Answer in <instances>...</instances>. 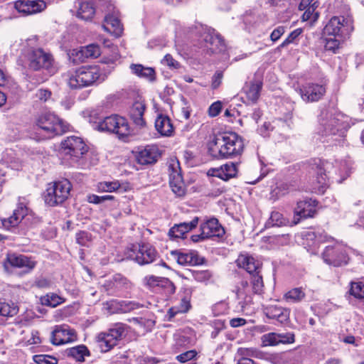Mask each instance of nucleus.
Listing matches in <instances>:
<instances>
[{
  "instance_id": "nucleus-56",
  "label": "nucleus",
  "mask_w": 364,
  "mask_h": 364,
  "mask_svg": "<svg viewBox=\"0 0 364 364\" xmlns=\"http://www.w3.org/2000/svg\"><path fill=\"white\" fill-rule=\"evenodd\" d=\"M163 277L154 275H148L144 277V284L149 288L159 287Z\"/></svg>"
},
{
  "instance_id": "nucleus-50",
  "label": "nucleus",
  "mask_w": 364,
  "mask_h": 364,
  "mask_svg": "<svg viewBox=\"0 0 364 364\" xmlns=\"http://www.w3.org/2000/svg\"><path fill=\"white\" fill-rule=\"evenodd\" d=\"M236 294L238 298H245L250 295L249 282L246 279H242L237 287Z\"/></svg>"
},
{
  "instance_id": "nucleus-49",
  "label": "nucleus",
  "mask_w": 364,
  "mask_h": 364,
  "mask_svg": "<svg viewBox=\"0 0 364 364\" xmlns=\"http://www.w3.org/2000/svg\"><path fill=\"white\" fill-rule=\"evenodd\" d=\"M257 350L253 348H239L237 350V355L240 357L238 360L251 359L250 357H256Z\"/></svg>"
},
{
  "instance_id": "nucleus-6",
  "label": "nucleus",
  "mask_w": 364,
  "mask_h": 364,
  "mask_svg": "<svg viewBox=\"0 0 364 364\" xmlns=\"http://www.w3.org/2000/svg\"><path fill=\"white\" fill-rule=\"evenodd\" d=\"M35 123L49 137L62 135L68 130V125L62 119L50 112L38 114L36 117Z\"/></svg>"
},
{
  "instance_id": "nucleus-47",
  "label": "nucleus",
  "mask_w": 364,
  "mask_h": 364,
  "mask_svg": "<svg viewBox=\"0 0 364 364\" xmlns=\"http://www.w3.org/2000/svg\"><path fill=\"white\" fill-rule=\"evenodd\" d=\"M159 288H161L166 294L171 296L176 292V287L174 283L169 279L163 277L161 283H159Z\"/></svg>"
},
{
  "instance_id": "nucleus-57",
  "label": "nucleus",
  "mask_w": 364,
  "mask_h": 364,
  "mask_svg": "<svg viewBox=\"0 0 364 364\" xmlns=\"http://www.w3.org/2000/svg\"><path fill=\"white\" fill-rule=\"evenodd\" d=\"M223 73L218 70L215 73L211 80V87L213 90L218 89L222 84Z\"/></svg>"
},
{
  "instance_id": "nucleus-4",
  "label": "nucleus",
  "mask_w": 364,
  "mask_h": 364,
  "mask_svg": "<svg viewBox=\"0 0 364 364\" xmlns=\"http://www.w3.org/2000/svg\"><path fill=\"white\" fill-rule=\"evenodd\" d=\"M100 131L115 134L118 139L127 141L132 135V130L127 119L118 114L105 117L97 124Z\"/></svg>"
},
{
  "instance_id": "nucleus-41",
  "label": "nucleus",
  "mask_w": 364,
  "mask_h": 364,
  "mask_svg": "<svg viewBox=\"0 0 364 364\" xmlns=\"http://www.w3.org/2000/svg\"><path fill=\"white\" fill-rule=\"evenodd\" d=\"M349 294L357 299L364 300V283L361 282H351L350 283Z\"/></svg>"
},
{
  "instance_id": "nucleus-45",
  "label": "nucleus",
  "mask_w": 364,
  "mask_h": 364,
  "mask_svg": "<svg viewBox=\"0 0 364 364\" xmlns=\"http://www.w3.org/2000/svg\"><path fill=\"white\" fill-rule=\"evenodd\" d=\"M121 184L118 181H104L97 184L98 192H114L119 189Z\"/></svg>"
},
{
  "instance_id": "nucleus-22",
  "label": "nucleus",
  "mask_w": 364,
  "mask_h": 364,
  "mask_svg": "<svg viewBox=\"0 0 364 364\" xmlns=\"http://www.w3.org/2000/svg\"><path fill=\"white\" fill-rule=\"evenodd\" d=\"M325 93L326 87L317 83H307L299 89L301 98L307 102L318 101Z\"/></svg>"
},
{
  "instance_id": "nucleus-29",
  "label": "nucleus",
  "mask_w": 364,
  "mask_h": 364,
  "mask_svg": "<svg viewBox=\"0 0 364 364\" xmlns=\"http://www.w3.org/2000/svg\"><path fill=\"white\" fill-rule=\"evenodd\" d=\"M155 128L157 132L162 136H171L175 132V127L171 118L163 114H158L155 119Z\"/></svg>"
},
{
  "instance_id": "nucleus-39",
  "label": "nucleus",
  "mask_w": 364,
  "mask_h": 364,
  "mask_svg": "<svg viewBox=\"0 0 364 364\" xmlns=\"http://www.w3.org/2000/svg\"><path fill=\"white\" fill-rule=\"evenodd\" d=\"M43 305L55 308L65 301V299L55 293H48L41 298Z\"/></svg>"
},
{
  "instance_id": "nucleus-61",
  "label": "nucleus",
  "mask_w": 364,
  "mask_h": 364,
  "mask_svg": "<svg viewBox=\"0 0 364 364\" xmlns=\"http://www.w3.org/2000/svg\"><path fill=\"white\" fill-rule=\"evenodd\" d=\"M285 28L284 26H278L275 29L272 31L270 34V39L273 42H276L278 41L281 36L284 33Z\"/></svg>"
},
{
  "instance_id": "nucleus-53",
  "label": "nucleus",
  "mask_w": 364,
  "mask_h": 364,
  "mask_svg": "<svg viewBox=\"0 0 364 364\" xmlns=\"http://www.w3.org/2000/svg\"><path fill=\"white\" fill-rule=\"evenodd\" d=\"M197 355L198 352L196 350H190L178 355L176 357V360L179 363H185L188 361L196 359Z\"/></svg>"
},
{
  "instance_id": "nucleus-63",
  "label": "nucleus",
  "mask_w": 364,
  "mask_h": 364,
  "mask_svg": "<svg viewBox=\"0 0 364 364\" xmlns=\"http://www.w3.org/2000/svg\"><path fill=\"white\" fill-rule=\"evenodd\" d=\"M52 92L48 89H40L36 93L37 97L41 101H47L51 97Z\"/></svg>"
},
{
  "instance_id": "nucleus-38",
  "label": "nucleus",
  "mask_w": 364,
  "mask_h": 364,
  "mask_svg": "<svg viewBox=\"0 0 364 364\" xmlns=\"http://www.w3.org/2000/svg\"><path fill=\"white\" fill-rule=\"evenodd\" d=\"M95 14V8L92 2L82 1L80 4L77 16L85 21H90Z\"/></svg>"
},
{
  "instance_id": "nucleus-23",
  "label": "nucleus",
  "mask_w": 364,
  "mask_h": 364,
  "mask_svg": "<svg viewBox=\"0 0 364 364\" xmlns=\"http://www.w3.org/2000/svg\"><path fill=\"white\" fill-rule=\"evenodd\" d=\"M46 7L43 0H17L14 3V8L19 12L26 15H31L41 12Z\"/></svg>"
},
{
  "instance_id": "nucleus-12",
  "label": "nucleus",
  "mask_w": 364,
  "mask_h": 364,
  "mask_svg": "<svg viewBox=\"0 0 364 364\" xmlns=\"http://www.w3.org/2000/svg\"><path fill=\"white\" fill-rule=\"evenodd\" d=\"M193 289L191 287L181 289L176 299V304L168 310L169 320L180 314H186L192 308L191 299Z\"/></svg>"
},
{
  "instance_id": "nucleus-46",
  "label": "nucleus",
  "mask_w": 364,
  "mask_h": 364,
  "mask_svg": "<svg viewBox=\"0 0 364 364\" xmlns=\"http://www.w3.org/2000/svg\"><path fill=\"white\" fill-rule=\"evenodd\" d=\"M325 37V45L324 48L326 50L331 51L336 53L340 47L339 37L336 36H324Z\"/></svg>"
},
{
  "instance_id": "nucleus-26",
  "label": "nucleus",
  "mask_w": 364,
  "mask_h": 364,
  "mask_svg": "<svg viewBox=\"0 0 364 364\" xmlns=\"http://www.w3.org/2000/svg\"><path fill=\"white\" fill-rule=\"evenodd\" d=\"M199 222V218L195 216L190 222H183L175 224L168 230V236L170 238H184L185 235L195 229Z\"/></svg>"
},
{
  "instance_id": "nucleus-48",
  "label": "nucleus",
  "mask_w": 364,
  "mask_h": 364,
  "mask_svg": "<svg viewBox=\"0 0 364 364\" xmlns=\"http://www.w3.org/2000/svg\"><path fill=\"white\" fill-rule=\"evenodd\" d=\"M318 6H310L304 9V12L301 16V18L303 21H311L312 22H315L317 21L319 14L316 11V9Z\"/></svg>"
},
{
  "instance_id": "nucleus-9",
  "label": "nucleus",
  "mask_w": 364,
  "mask_h": 364,
  "mask_svg": "<svg viewBox=\"0 0 364 364\" xmlns=\"http://www.w3.org/2000/svg\"><path fill=\"white\" fill-rule=\"evenodd\" d=\"M129 326L123 323H116L106 332H101L97 336V343L102 352L106 353L117 345L125 336Z\"/></svg>"
},
{
  "instance_id": "nucleus-27",
  "label": "nucleus",
  "mask_w": 364,
  "mask_h": 364,
  "mask_svg": "<svg viewBox=\"0 0 364 364\" xmlns=\"http://www.w3.org/2000/svg\"><path fill=\"white\" fill-rule=\"evenodd\" d=\"M102 28L107 33H111L116 38L122 36L124 31L123 24L119 17L114 14H108L105 16Z\"/></svg>"
},
{
  "instance_id": "nucleus-10",
  "label": "nucleus",
  "mask_w": 364,
  "mask_h": 364,
  "mask_svg": "<svg viewBox=\"0 0 364 364\" xmlns=\"http://www.w3.org/2000/svg\"><path fill=\"white\" fill-rule=\"evenodd\" d=\"M72 184L68 179H62L48 184L45 196V202L55 206L64 203L69 197Z\"/></svg>"
},
{
  "instance_id": "nucleus-52",
  "label": "nucleus",
  "mask_w": 364,
  "mask_h": 364,
  "mask_svg": "<svg viewBox=\"0 0 364 364\" xmlns=\"http://www.w3.org/2000/svg\"><path fill=\"white\" fill-rule=\"evenodd\" d=\"M192 275L194 279L199 282H205L208 281L211 277L212 273L210 271L206 270H194L192 272Z\"/></svg>"
},
{
  "instance_id": "nucleus-24",
  "label": "nucleus",
  "mask_w": 364,
  "mask_h": 364,
  "mask_svg": "<svg viewBox=\"0 0 364 364\" xmlns=\"http://www.w3.org/2000/svg\"><path fill=\"white\" fill-rule=\"evenodd\" d=\"M7 261L12 267L24 269L25 273H30L37 264V262L31 257L24 255H8Z\"/></svg>"
},
{
  "instance_id": "nucleus-37",
  "label": "nucleus",
  "mask_w": 364,
  "mask_h": 364,
  "mask_svg": "<svg viewBox=\"0 0 364 364\" xmlns=\"http://www.w3.org/2000/svg\"><path fill=\"white\" fill-rule=\"evenodd\" d=\"M131 68L132 72L140 77H144L150 82L156 80V72L152 68H146L141 64H133Z\"/></svg>"
},
{
  "instance_id": "nucleus-58",
  "label": "nucleus",
  "mask_w": 364,
  "mask_h": 364,
  "mask_svg": "<svg viewBox=\"0 0 364 364\" xmlns=\"http://www.w3.org/2000/svg\"><path fill=\"white\" fill-rule=\"evenodd\" d=\"M222 103L220 101L213 102L208 108V114L210 117H215L218 116L222 109Z\"/></svg>"
},
{
  "instance_id": "nucleus-14",
  "label": "nucleus",
  "mask_w": 364,
  "mask_h": 364,
  "mask_svg": "<svg viewBox=\"0 0 364 364\" xmlns=\"http://www.w3.org/2000/svg\"><path fill=\"white\" fill-rule=\"evenodd\" d=\"M318 204L316 199L310 198L298 201L294 209V223L298 224L301 220L315 217L317 213Z\"/></svg>"
},
{
  "instance_id": "nucleus-15",
  "label": "nucleus",
  "mask_w": 364,
  "mask_h": 364,
  "mask_svg": "<svg viewBox=\"0 0 364 364\" xmlns=\"http://www.w3.org/2000/svg\"><path fill=\"white\" fill-rule=\"evenodd\" d=\"M262 312L274 324L287 325L290 322V309L279 304L263 306Z\"/></svg>"
},
{
  "instance_id": "nucleus-30",
  "label": "nucleus",
  "mask_w": 364,
  "mask_h": 364,
  "mask_svg": "<svg viewBox=\"0 0 364 364\" xmlns=\"http://www.w3.org/2000/svg\"><path fill=\"white\" fill-rule=\"evenodd\" d=\"M346 18L344 16H333L328 21L323 30V36H342V29L344 26Z\"/></svg>"
},
{
  "instance_id": "nucleus-54",
  "label": "nucleus",
  "mask_w": 364,
  "mask_h": 364,
  "mask_svg": "<svg viewBox=\"0 0 364 364\" xmlns=\"http://www.w3.org/2000/svg\"><path fill=\"white\" fill-rule=\"evenodd\" d=\"M75 239L77 244L81 246H87L91 241V234L86 231H79L75 235Z\"/></svg>"
},
{
  "instance_id": "nucleus-25",
  "label": "nucleus",
  "mask_w": 364,
  "mask_h": 364,
  "mask_svg": "<svg viewBox=\"0 0 364 364\" xmlns=\"http://www.w3.org/2000/svg\"><path fill=\"white\" fill-rule=\"evenodd\" d=\"M171 255L176 259L178 264L181 265H200L205 262V258L200 257L196 251H190L187 252L174 250L171 252Z\"/></svg>"
},
{
  "instance_id": "nucleus-43",
  "label": "nucleus",
  "mask_w": 364,
  "mask_h": 364,
  "mask_svg": "<svg viewBox=\"0 0 364 364\" xmlns=\"http://www.w3.org/2000/svg\"><path fill=\"white\" fill-rule=\"evenodd\" d=\"M80 52L85 57L91 58H97L101 54L100 46L94 43L82 47Z\"/></svg>"
},
{
  "instance_id": "nucleus-21",
  "label": "nucleus",
  "mask_w": 364,
  "mask_h": 364,
  "mask_svg": "<svg viewBox=\"0 0 364 364\" xmlns=\"http://www.w3.org/2000/svg\"><path fill=\"white\" fill-rule=\"evenodd\" d=\"M200 234L197 235L202 240L210 237L222 238L225 234L224 228L217 218H213L200 224Z\"/></svg>"
},
{
  "instance_id": "nucleus-64",
  "label": "nucleus",
  "mask_w": 364,
  "mask_h": 364,
  "mask_svg": "<svg viewBox=\"0 0 364 364\" xmlns=\"http://www.w3.org/2000/svg\"><path fill=\"white\" fill-rule=\"evenodd\" d=\"M310 6H318V2L315 0H301L299 5V9L304 11V9Z\"/></svg>"
},
{
  "instance_id": "nucleus-55",
  "label": "nucleus",
  "mask_w": 364,
  "mask_h": 364,
  "mask_svg": "<svg viewBox=\"0 0 364 364\" xmlns=\"http://www.w3.org/2000/svg\"><path fill=\"white\" fill-rule=\"evenodd\" d=\"M114 198V196L112 195L99 196L95 194H92L88 196L87 200L90 203L100 204L106 200H113Z\"/></svg>"
},
{
  "instance_id": "nucleus-17",
  "label": "nucleus",
  "mask_w": 364,
  "mask_h": 364,
  "mask_svg": "<svg viewBox=\"0 0 364 364\" xmlns=\"http://www.w3.org/2000/svg\"><path fill=\"white\" fill-rule=\"evenodd\" d=\"M76 331L67 325H57L51 333L50 341L55 346H60L77 341Z\"/></svg>"
},
{
  "instance_id": "nucleus-34",
  "label": "nucleus",
  "mask_w": 364,
  "mask_h": 364,
  "mask_svg": "<svg viewBox=\"0 0 364 364\" xmlns=\"http://www.w3.org/2000/svg\"><path fill=\"white\" fill-rule=\"evenodd\" d=\"M206 46L211 53L220 52L225 47V40L220 34H207L204 38Z\"/></svg>"
},
{
  "instance_id": "nucleus-59",
  "label": "nucleus",
  "mask_w": 364,
  "mask_h": 364,
  "mask_svg": "<svg viewBox=\"0 0 364 364\" xmlns=\"http://www.w3.org/2000/svg\"><path fill=\"white\" fill-rule=\"evenodd\" d=\"M162 63L172 68H178L180 66L179 63L176 61L171 54L168 53L164 57Z\"/></svg>"
},
{
  "instance_id": "nucleus-33",
  "label": "nucleus",
  "mask_w": 364,
  "mask_h": 364,
  "mask_svg": "<svg viewBox=\"0 0 364 364\" xmlns=\"http://www.w3.org/2000/svg\"><path fill=\"white\" fill-rule=\"evenodd\" d=\"M146 109V106L143 102H135L129 110V117L133 123L139 128L146 126V122L144 119V114Z\"/></svg>"
},
{
  "instance_id": "nucleus-1",
  "label": "nucleus",
  "mask_w": 364,
  "mask_h": 364,
  "mask_svg": "<svg viewBox=\"0 0 364 364\" xmlns=\"http://www.w3.org/2000/svg\"><path fill=\"white\" fill-rule=\"evenodd\" d=\"M244 149L243 139L233 132L220 133L215 135L208 144V154L215 159L240 156Z\"/></svg>"
},
{
  "instance_id": "nucleus-11",
  "label": "nucleus",
  "mask_w": 364,
  "mask_h": 364,
  "mask_svg": "<svg viewBox=\"0 0 364 364\" xmlns=\"http://www.w3.org/2000/svg\"><path fill=\"white\" fill-rule=\"evenodd\" d=\"M127 257L139 265H146L156 260L159 254L149 244L132 245L127 252Z\"/></svg>"
},
{
  "instance_id": "nucleus-19",
  "label": "nucleus",
  "mask_w": 364,
  "mask_h": 364,
  "mask_svg": "<svg viewBox=\"0 0 364 364\" xmlns=\"http://www.w3.org/2000/svg\"><path fill=\"white\" fill-rule=\"evenodd\" d=\"M240 163V161L235 162L228 161L218 168H210L208 174L228 181L237 176Z\"/></svg>"
},
{
  "instance_id": "nucleus-16",
  "label": "nucleus",
  "mask_w": 364,
  "mask_h": 364,
  "mask_svg": "<svg viewBox=\"0 0 364 364\" xmlns=\"http://www.w3.org/2000/svg\"><path fill=\"white\" fill-rule=\"evenodd\" d=\"M169 185L172 191L178 197L186 195V189L181 174L180 164L178 161H173L168 166Z\"/></svg>"
},
{
  "instance_id": "nucleus-3",
  "label": "nucleus",
  "mask_w": 364,
  "mask_h": 364,
  "mask_svg": "<svg viewBox=\"0 0 364 364\" xmlns=\"http://www.w3.org/2000/svg\"><path fill=\"white\" fill-rule=\"evenodd\" d=\"M235 264L239 269L245 270L250 275L252 294H262L264 288L262 263L248 253H240L235 260Z\"/></svg>"
},
{
  "instance_id": "nucleus-18",
  "label": "nucleus",
  "mask_w": 364,
  "mask_h": 364,
  "mask_svg": "<svg viewBox=\"0 0 364 364\" xmlns=\"http://www.w3.org/2000/svg\"><path fill=\"white\" fill-rule=\"evenodd\" d=\"M314 163L311 164V169L316 174L314 189L316 193L323 194L329 186L324 163L321 159H314Z\"/></svg>"
},
{
  "instance_id": "nucleus-13",
  "label": "nucleus",
  "mask_w": 364,
  "mask_h": 364,
  "mask_svg": "<svg viewBox=\"0 0 364 364\" xmlns=\"http://www.w3.org/2000/svg\"><path fill=\"white\" fill-rule=\"evenodd\" d=\"M135 161L143 166L154 165L161 157V151L159 147L154 144H148L145 146H139L136 151H132Z\"/></svg>"
},
{
  "instance_id": "nucleus-2",
  "label": "nucleus",
  "mask_w": 364,
  "mask_h": 364,
  "mask_svg": "<svg viewBox=\"0 0 364 364\" xmlns=\"http://www.w3.org/2000/svg\"><path fill=\"white\" fill-rule=\"evenodd\" d=\"M28 68L32 71H45L52 76L58 72V66L53 54L41 48H31L25 55Z\"/></svg>"
},
{
  "instance_id": "nucleus-36",
  "label": "nucleus",
  "mask_w": 364,
  "mask_h": 364,
  "mask_svg": "<svg viewBox=\"0 0 364 364\" xmlns=\"http://www.w3.org/2000/svg\"><path fill=\"white\" fill-rule=\"evenodd\" d=\"M68 357L73 358L77 362H84L85 358L90 355L88 348L83 344L78 345L67 350Z\"/></svg>"
},
{
  "instance_id": "nucleus-40",
  "label": "nucleus",
  "mask_w": 364,
  "mask_h": 364,
  "mask_svg": "<svg viewBox=\"0 0 364 364\" xmlns=\"http://www.w3.org/2000/svg\"><path fill=\"white\" fill-rule=\"evenodd\" d=\"M18 312V307L12 301L0 300V316L13 317Z\"/></svg>"
},
{
  "instance_id": "nucleus-28",
  "label": "nucleus",
  "mask_w": 364,
  "mask_h": 364,
  "mask_svg": "<svg viewBox=\"0 0 364 364\" xmlns=\"http://www.w3.org/2000/svg\"><path fill=\"white\" fill-rule=\"evenodd\" d=\"M108 309L112 313L125 314L142 307L139 303L134 301L111 300L107 303Z\"/></svg>"
},
{
  "instance_id": "nucleus-60",
  "label": "nucleus",
  "mask_w": 364,
  "mask_h": 364,
  "mask_svg": "<svg viewBox=\"0 0 364 364\" xmlns=\"http://www.w3.org/2000/svg\"><path fill=\"white\" fill-rule=\"evenodd\" d=\"M265 336V342L269 346H276L281 343L279 336L276 333H270Z\"/></svg>"
},
{
  "instance_id": "nucleus-62",
  "label": "nucleus",
  "mask_w": 364,
  "mask_h": 364,
  "mask_svg": "<svg viewBox=\"0 0 364 364\" xmlns=\"http://www.w3.org/2000/svg\"><path fill=\"white\" fill-rule=\"evenodd\" d=\"M281 343H293L295 341V335L294 333H278Z\"/></svg>"
},
{
  "instance_id": "nucleus-8",
  "label": "nucleus",
  "mask_w": 364,
  "mask_h": 364,
  "mask_svg": "<svg viewBox=\"0 0 364 364\" xmlns=\"http://www.w3.org/2000/svg\"><path fill=\"white\" fill-rule=\"evenodd\" d=\"M88 146L84 139L77 136H69L63 139L60 144V153L68 159L77 161L87 153Z\"/></svg>"
},
{
  "instance_id": "nucleus-51",
  "label": "nucleus",
  "mask_w": 364,
  "mask_h": 364,
  "mask_svg": "<svg viewBox=\"0 0 364 364\" xmlns=\"http://www.w3.org/2000/svg\"><path fill=\"white\" fill-rule=\"evenodd\" d=\"M33 359L37 364H58L57 358L49 355H35Z\"/></svg>"
},
{
  "instance_id": "nucleus-7",
  "label": "nucleus",
  "mask_w": 364,
  "mask_h": 364,
  "mask_svg": "<svg viewBox=\"0 0 364 364\" xmlns=\"http://www.w3.org/2000/svg\"><path fill=\"white\" fill-rule=\"evenodd\" d=\"M321 259L325 264L334 267L346 266L350 259L347 247L338 242L326 246L321 252Z\"/></svg>"
},
{
  "instance_id": "nucleus-20",
  "label": "nucleus",
  "mask_w": 364,
  "mask_h": 364,
  "mask_svg": "<svg viewBox=\"0 0 364 364\" xmlns=\"http://www.w3.org/2000/svg\"><path fill=\"white\" fill-rule=\"evenodd\" d=\"M132 284L120 274H114L111 279L105 282L103 287L105 291L112 295H117L132 288Z\"/></svg>"
},
{
  "instance_id": "nucleus-31",
  "label": "nucleus",
  "mask_w": 364,
  "mask_h": 364,
  "mask_svg": "<svg viewBox=\"0 0 364 364\" xmlns=\"http://www.w3.org/2000/svg\"><path fill=\"white\" fill-rule=\"evenodd\" d=\"M28 208L23 202H19L16 208L14 210L13 214L2 220V223L5 227H16L21 220L28 215Z\"/></svg>"
},
{
  "instance_id": "nucleus-35",
  "label": "nucleus",
  "mask_w": 364,
  "mask_h": 364,
  "mask_svg": "<svg viewBox=\"0 0 364 364\" xmlns=\"http://www.w3.org/2000/svg\"><path fill=\"white\" fill-rule=\"evenodd\" d=\"M306 289L303 287H294L287 291L283 299L288 303L298 304L304 301L306 297Z\"/></svg>"
},
{
  "instance_id": "nucleus-44",
  "label": "nucleus",
  "mask_w": 364,
  "mask_h": 364,
  "mask_svg": "<svg viewBox=\"0 0 364 364\" xmlns=\"http://www.w3.org/2000/svg\"><path fill=\"white\" fill-rule=\"evenodd\" d=\"M302 32L303 30L302 28H300L294 30L289 34L286 39L283 41V42L279 46H277L276 49L277 50H280L282 48L288 46L289 44H297L296 41L299 36L302 33Z\"/></svg>"
},
{
  "instance_id": "nucleus-5",
  "label": "nucleus",
  "mask_w": 364,
  "mask_h": 364,
  "mask_svg": "<svg viewBox=\"0 0 364 364\" xmlns=\"http://www.w3.org/2000/svg\"><path fill=\"white\" fill-rule=\"evenodd\" d=\"M101 75L100 68L97 65L82 66L70 76L68 83L72 89L88 87L99 80Z\"/></svg>"
},
{
  "instance_id": "nucleus-32",
  "label": "nucleus",
  "mask_w": 364,
  "mask_h": 364,
  "mask_svg": "<svg viewBox=\"0 0 364 364\" xmlns=\"http://www.w3.org/2000/svg\"><path fill=\"white\" fill-rule=\"evenodd\" d=\"M262 88V82L251 81L245 84L242 90L249 104H255L258 101Z\"/></svg>"
},
{
  "instance_id": "nucleus-42",
  "label": "nucleus",
  "mask_w": 364,
  "mask_h": 364,
  "mask_svg": "<svg viewBox=\"0 0 364 364\" xmlns=\"http://www.w3.org/2000/svg\"><path fill=\"white\" fill-rule=\"evenodd\" d=\"M287 223L288 220L278 211H272L267 221V225L272 227H282L286 225Z\"/></svg>"
}]
</instances>
